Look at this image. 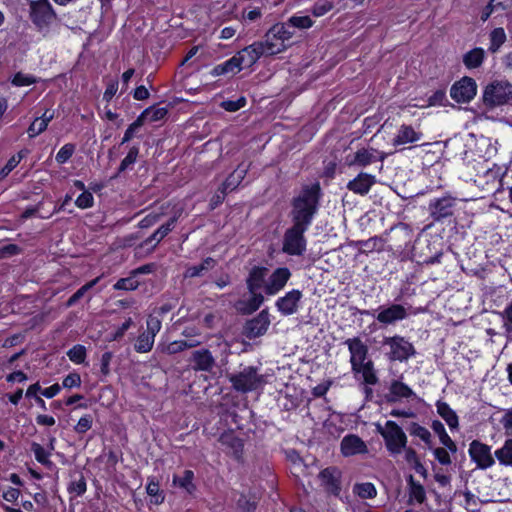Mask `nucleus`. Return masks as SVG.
I'll return each mask as SVG.
<instances>
[{"instance_id":"36","label":"nucleus","mask_w":512,"mask_h":512,"mask_svg":"<svg viewBox=\"0 0 512 512\" xmlns=\"http://www.w3.org/2000/svg\"><path fill=\"white\" fill-rule=\"evenodd\" d=\"M434 432L439 436L440 443L451 452H456L457 446L451 437L447 434L444 425L440 421H434L432 424Z\"/></svg>"},{"instance_id":"54","label":"nucleus","mask_w":512,"mask_h":512,"mask_svg":"<svg viewBox=\"0 0 512 512\" xmlns=\"http://www.w3.org/2000/svg\"><path fill=\"white\" fill-rule=\"evenodd\" d=\"M37 82V79L29 74H24L21 72H18L15 74V76L12 79V84L17 87L22 86H29L32 84H35Z\"/></svg>"},{"instance_id":"24","label":"nucleus","mask_w":512,"mask_h":512,"mask_svg":"<svg viewBox=\"0 0 512 512\" xmlns=\"http://www.w3.org/2000/svg\"><path fill=\"white\" fill-rule=\"evenodd\" d=\"M501 180V168L495 165L492 168H488L482 176L478 175L477 179L479 185H486L488 190H497L501 186Z\"/></svg>"},{"instance_id":"46","label":"nucleus","mask_w":512,"mask_h":512,"mask_svg":"<svg viewBox=\"0 0 512 512\" xmlns=\"http://www.w3.org/2000/svg\"><path fill=\"white\" fill-rule=\"evenodd\" d=\"M287 23L290 28L308 29L313 26V20L309 16H292L288 19Z\"/></svg>"},{"instance_id":"64","label":"nucleus","mask_w":512,"mask_h":512,"mask_svg":"<svg viewBox=\"0 0 512 512\" xmlns=\"http://www.w3.org/2000/svg\"><path fill=\"white\" fill-rule=\"evenodd\" d=\"M501 425L505 430V434L512 436V409L508 410L500 420Z\"/></svg>"},{"instance_id":"59","label":"nucleus","mask_w":512,"mask_h":512,"mask_svg":"<svg viewBox=\"0 0 512 512\" xmlns=\"http://www.w3.org/2000/svg\"><path fill=\"white\" fill-rule=\"evenodd\" d=\"M47 124L40 118H36L28 128V135L30 138H34L41 134L47 129Z\"/></svg>"},{"instance_id":"50","label":"nucleus","mask_w":512,"mask_h":512,"mask_svg":"<svg viewBox=\"0 0 512 512\" xmlns=\"http://www.w3.org/2000/svg\"><path fill=\"white\" fill-rule=\"evenodd\" d=\"M139 149L135 146L131 147L126 157L121 161L118 173L124 172L132 166L138 157Z\"/></svg>"},{"instance_id":"49","label":"nucleus","mask_w":512,"mask_h":512,"mask_svg":"<svg viewBox=\"0 0 512 512\" xmlns=\"http://www.w3.org/2000/svg\"><path fill=\"white\" fill-rule=\"evenodd\" d=\"M67 356L76 364L83 363L86 358V349L82 345H75L67 352Z\"/></svg>"},{"instance_id":"9","label":"nucleus","mask_w":512,"mask_h":512,"mask_svg":"<svg viewBox=\"0 0 512 512\" xmlns=\"http://www.w3.org/2000/svg\"><path fill=\"white\" fill-rule=\"evenodd\" d=\"M384 345L389 347V358L394 361H406L415 353L413 345L400 336L386 337Z\"/></svg>"},{"instance_id":"6","label":"nucleus","mask_w":512,"mask_h":512,"mask_svg":"<svg viewBox=\"0 0 512 512\" xmlns=\"http://www.w3.org/2000/svg\"><path fill=\"white\" fill-rule=\"evenodd\" d=\"M147 329L136 339L134 349L138 353H148L152 350L155 336L161 330V321L158 317L150 315L147 318Z\"/></svg>"},{"instance_id":"13","label":"nucleus","mask_w":512,"mask_h":512,"mask_svg":"<svg viewBox=\"0 0 512 512\" xmlns=\"http://www.w3.org/2000/svg\"><path fill=\"white\" fill-rule=\"evenodd\" d=\"M290 277L291 272L288 268L279 267L275 269L264 284L265 293L269 296L276 295L286 286Z\"/></svg>"},{"instance_id":"25","label":"nucleus","mask_w":512,"mask_h":512,"mask_svg":"<svg viewBox=\"0 0 512 512\" xmlns=\"http://www.w3.org/2000/svg\"><path fill=\"white\" fill-rule=\"evenodd\" d=\"M181 209L174 212L173 216L163 225H161L149 238L145 240V244L154 243L156 246L169 232H171L181 215Z\"/></svg>"},{"instance_id":"55","label":"nucleus","mask_w":512,"mask_h":512,"mask_svg":"<svg viewBox=\"0 0 512 512\" xmlns=\"http://www.w3.org/2000/svg\"><path fill=\"white\" fill-rule=\"evenodd\" d=\"M237 506L242 512H251L256 507L255 498L247 497L246 495H240L237 500Z\"/></svg>"},{"instance_id":"61","label":"nucleus","mask_w":512,"mask_h":512,"mask_svg":"<svg viewBox=\"0 0 512 512\" xmlns=\"http://www.w3.org/2000/svg\"><path fill=\"white\" fill-rule=\"evenodd\" d=\"M189 346H191V344H185V343H183V340H176V341L169 343L164 348V352L172 355V354L179 353L185 349H188Z\"/></svg>"},{"instance_id":"12","label":"nucleus","mask_w":512,"mask_h":512,"mask_svg":"<svg viewBox=\"0 0 512 512\" xmlns=\"http://www.w3.org/2000/svg\"><path fill=\"white\" fill-rule=\"evenodd\" d=\"M375 317L383 325H393L398 321L406 319L408 317V310L402 304L393 303L380 307Z\"/></svg>"},{"instance_id":"40","label":"nucleus","mask_w":512,"mask_h":512,"mask_svg":"<svg viewBox=\"0 0 512 512\" xmlns=\"http://www.w3.org/2000/svg\"><path fill=\"white\" fill-rule=\"evenodd\" d=\"M167 108L161 107V106H152L147 109H145L141 114L140 117L142 120L149 121V122H156L162 120L167 115Z\"/></svg>"},{"instance_id":"17","label":"nucleus","mask_w":512,"mask_h":512,"mask_svg":"<svg viewBox=\"0 0 512 512\" xmlns=\"http://www.w3.org/2000/svg\"><path fill=\"white\" fill-rule=\"evenodd\" d=\"M270 323L271 320L268 310H262L255 318L247 322L245 326L247 337L256 338L264 335Z\"/></svg>"},{"instance_id":"30","label":"nucleus","mask_w":512,"mask_h":512,"mask_svg":"<svg viewBox=\"0 0 512 512\" xmlns=\"http://www.w3.org/2000/svg\"><path fill=\"white\" fill-rule=\"evenodd\" d=\"M222 446H224L228 453H231L235 458H239L242 450L243 443L241 439L235 437L232 433L221 435L219 439Z\"/></svg>"},{"instance_id":"7","label":"nucleus","mask_w":512,"mask_h":512,"mask_svg":"<svg viewBox=\"0 0 512 512\" xmlns=\"http://www.w3.org/2000/svg\"><path fill=\"white\" fill-rule=\"evenodd\" d=\"M55 17V12L48 0H36L30 3V18L39 29L48 27Z\"/></svg>"},{"instance_id":"31","label":"nucleus","mask_w":512,"mask_h":512,"mask_svg":"<svg viewBox=\"0 0 512 512\" xmlns=\"http://www.w3.org/2000/svg\"><path fill=\"white\" fill-rule=\"evenodd\" d=\"M352 371L361 374L364 382L368 385H375L378 381L374 371L373 362L371 360H368L359 366L353 367Z\"/></svg>"},{"instance_id":"29","label":"nucleus","mask_w":512,"mask_h":512,"mask_svg":"<svg viewBox=\"0 0 512 512\" xmlns=\"http://www.w3.org/2000/svg\"><path fill=\"white\" fill-rule=\"evenodd\" d=\"M271 29L265 35L263 41H257L262 47L264 56H272L285 51V46L277 38L271 37Z\"/></svg>"},{"instance_id":"38","label":"nucleus","mask_w":512,"mask_h":512,"mask_svg":"<svg viewBox=\"0 0 512 512\" xmlns=\"http://www.w3.org/2000/svg\"><path fill=\"white\" fill-rule=\"evenodd\" d=\"M389 391L393 397V400L409 398L415 395L413 390L408 385L398 380L392 381Z\"/></svg>"},{"instance_id":"45","label":"nucleus","mask_w":512,"mask_h":512,"mask_svg":"<svg viewBox=\"0 0 512 512\" xmlns=\"http://www.w3.org/2000/svg\"><path fill=\"white\" fill-rule=\"evenodd\" d=\"M146 492L153 497L154 504H161L164 501V495L160 492L159 483L154 478L149 479L146 486Z\"/></svg>"},{"instance_id":"28","label":"nucleus","mask_w":512,"mask_h":512,"mask_svg":"<svg viewBox=\"0 0 512 512\" xmlns=\"http://www.w3.org/2000/svg\"><path fill=\"white\" fill-rule=\"evenodd\" d=\"M271 37L277 38L282 45L285 46V50L289 47L290 41L294 36V30H292L287 22L277 23L271 28Z\"/></svg>"},{"instance_id":"26","label":"nucleus","mask_w":512,"mask_h":512,"mask_svg":"<svg viewBox=\"0 0 512 512\" xmlns=\"http://www.w3.org/2000/svg\"><path fill=\"white\" fill-rule=\"evenodd\" d=\"M248 171V166L240 164L222 184V193L233 191L239 186Z\"/></svg>"},{"instance_id":"23","label":"nucleus","mask_w":512,"mask_h":512,"mask_svg":"<svg viewBox=\"0 0 512 512\" xmlns=\"http://www.w3.org/2000/svg\"><path fill=\"white\" fill-rule=\"evenodd\" d=\"M422 138V133L416 131L412 126L402 125L397 131L396 136L393 138V145H405L414 143Z\"/></svg>"},{"instance_id":"3","label":"nucleus","mask_w":512,"mask_h":512,"mask_svg":"<svg viewBox=\"0 0 512 512\" xmlns=\"http://www.w3.org/2000/svg\"><path fill=\"white\" fill-rule=\"evenodd\" d=\"M229 380L233 388L242 393L257 390L264 386V376L257 372L252 366L242 368L238 373L232 374Z\"/></svg>"},{"instance_id":"43","label":"nucleus","mask_w":512,"mask_h":512,"mask_svg":"<svg viewBox=\"0 0 512 512\" xmlns=\"http://www.w3.org/2000/svg\"><path fill=\"white\" fill-rule=\"evenodd\" d=\"M354 493H356L359 497L367 499L373 498L376 496V488L370 482L356 484L353 488Z\"/></svg>"},{"instance_id":"47","label":"nucleus","mask_w":512,"mask_h":512,"mask_svg":"<svg viewBox=\"0 0 512 512\" xmlns=\"http://www.w3.org/2000/svg\"><path fill=\"white\" fill-rule=\"evenodd\" d=\"M506 34L503 28H495L490 34V50L495 52L505 42Z\"/></svg>"},{"instance_id":"22","label":"nucleus","mask_w":512,"mask_h":512,"mask_svg":"<svg viewBox=\"0 0 512 512\" xmlns=\"http://www.w3.org/2000/svg\"><path fill=\"white\" fill-rule=\"evenodd\" d=\"M340 471L336 467H328L322 470L319 474L321 484L324 488L332 493H338L339 491V479Z\"/></svg>"},{"instance_id":"39","label":"nucleus","mask_w":512,"mask_h":512,"mask_svg":"<svg viewBox=\"0 0 512 512\" xmlns=\"http://www.w3.org/2000/svg\"><path fill=\"white\" fill-rule=\"evenodd\" d=\"M194 473L191 470H185L183 476H174L173 484L179 486L187 493L192 494L195 490V485L193 483Z\"/></svg>"},{"instance_id":"20","label":"nucleus","mask_w":512,"mask_h":512,"mask_svg":"<svg viewBox=\"0 0 512 512\" xmlns=\"http://www.w3.org/2000/svg\"><path fill=\"white\" fill-rule=\"evenodd\" d=\"M375 182V176L361 172L356 178L347 183V188L355 194L366 195Z\"/></svg>"},{"instance_id":"27","label":"nucleus","mask_w":512,"mask_h":512,"mask_svg":"<svg viewBox=\"0 0 512 512\" xmlns=\"http://www.w3.org/2000/svg\"><path fill=\"white\" fill-rule=\"evenodd\" d=\"M267 269L264 267H253L247 278V288L249 292L258 291L264 288L266 282Z\"/></svg>"},{"instance_id":"4","label":"nucleus","mask_w":512,"mask_h":512,"mask_svg":"<svg viewBox=\"0 0 512 512\" xmlns=\"http://www.w3.org/2000/svg\"><path fill=\"white\" fill-rule=\"evenodd\" d=\"M309 226L303 224L293 223V226L284 234L283 239V252L289 255L300 256L306 250V239L304 237L305 231Z\"/></svg>"},{"instance_id":"35","label":"nucleus","mask_w":512,"mask_h":512,"mask_svg":"<svg viewBox=\"0 0 512 512\" xmlns=\"http://www.w3.org/2000/svg\"><path fill=\"white\" fill-rule=\"evenodd\" d=\"M485 57V51L482 48H474L463 56V63L468 69L478 68Z\"/></svg>"},{"instance_id":"8","label":"nucleus","mask_w":512,"mask_h":512,"mask_svg":"<svg viewBox=\"0 0 512 512\" xmlns=\"http://www.w3.org/2000/svg\"><path fill=\"white\" fill-rule=\"evenodd\" d=\"M468 453L478 469L487 470L495 464L491 447L479 440H473L469 444Z\"/></svg>"},{"instance_id":"15","label":"nucleus","mask_w":512,"mask_h":512,"mask_svg":"<svg viewBox=\"0 0 512 512\" xmlns=\"http://www.w3.org/2000/svg\"><path fill=\"white\" fill-rule=\"evenodd\" d=\"M302 296L303 295L300 290L293 289L287 292L283 297L278 298L275 306L284 316L295 314L298 311Z\"/></svg>"},{"instance_id":"58","label":"nucleus","mask_w":512,"mask_h":512,"mask_svg":"<svg viewBox=\"0 0 512 512\" xmlns=\"http://www.w3.org/2000/svg\"><path fill=\"white\" fill-rule=\"evenodd\" d=\"M163 209H161L160 212H151L147 216H145L140 222L139 227L141 228H149L155 223H157L160 218L164 215Z\"/></svg>"},{"instance_id":"1","label":"nucleus","mask_w":512,"mask_h":512,"mask_svg":"<svg viewBox=\"0 0 512 512\" xmlns=\"http://www.w3.org/2000/svg\"><path fill=\"white\" fill-rule=\"evenodd\" d=\"M320 184L313 183L302 188L292 203L291 217L293 223L310 226L318 209Z\"/></svg>"},{"instance_id":"52","label":"nucleus","mask_w":512,"mask_h":512,"mask_svg":"<svg viewBox=\"0 0 512 512\" xmlns=\"http://www.w3.org/2000/svg\"><path fill=\"white\" fill-rule=\"evenodd\" d=\"M250 298L247 301V309L246 312L252 313L256 311L264 302V297L258 291L249 292Z\"/></svg>"},{"instance_id":"63","label":"nucleus","mask_w":512,"mask_h":512,"mask_svg":"<svg viewBox=\"0 0 512 512\" xmlns=\"http://www.w3.org/2000/svg\"><path fill=\"white\" fill-rule=\"evenodd\" d=\"M92 422V417L90 415H85L79 419L74 429L77 433L83 434L91 429Z\"/></svg>"},{"instance_id":"37","label":"nucleus","mask_w":512,"mask_h":512,"mask_svg":"<svg viewBox=\"0 0 512 512\" xmlns=\"http://www.w3.org/2000/svg\"><path fill=\"white\" fill-rule=\"evenodd\" d=\"M402 452H404V458L406 462L415 470V472L421 476H426L427 470L420 462L416 451L410 447L405 446V449H403Z\"/></svg>"},{"instance_id":"44","label":"nucleus","mask_w":512,"mask_h":512,"mask_svg":"<svg viewBox=\"0 0 512 512\" xmlns=\"http://www.w3.org/2000/svg\"><path fill=\"white\" fill-rule=\"evenodd\" d=\"M31 450L34 453L35 459L43 464V465H50V455L51 452L49 450L44 449L40 444L33 442L31 444Z\"/></svg>"},{"instance_id":"48","label":"nucleus","mask_w":512,"mask_h":512,"mask_svg":"<svg viewBox=\"0 0 512 512\" xmlns=\"http://www.w3.org/2000/svg\"><path fill=\"white\" fill-rule=\"evenodd\" d=\"M99 277L95 278L94 280L86 283L85 285H83L80 289H78L67 301L66 303V306L67 307H71L73 306L81 297H83V295L88 291L90 290L91 288H93L99 281Z\"/></svg>"},{"instance_id":"2","label":"nucleus","mask_w":512,"mask_h":512,"mask_svg":"<svg viewBox=\"0 0 512 512\" xmlns=\"http://www.w3.org/2000/svg\"><path fill=\"white\" fill-rule=\"evenodd\" d=\"M377 431L383 437L386 449L391 455L396 456L402 453L407 444V436L396 422L386 421L383 426H377Z\"/></svg>"},{"instance_id":"19","label":"nucleus","mask_w":512,"mask_h":512,"mask_svg":"<svg viewBox=\"0 0 512 512\" xmlns=\"http://www.w3.org/2000/svg\"><path fill=\"white\" fill-rule=\"evenodd\" d=\"M242 68L251 67L257 60L264 56L262 47L258 42L245 47L236 54Z\"/></svg>"},{"instance_id":"14","label":"nucleus","mask_w":512,"mask_h":512,"mask_svg":"<svg viewBox=\"0 0 512 512\" xmlns=\"http://www.w3.org/2000/svg\"><path fill=\"white\" fill-rule=\"evenodd\" d=\"M456 199L451 196H444L431 200L429 203V212L435 221H441L453 214Z\"/></svg>"},{"instance_id":"16","label":"nucleus","mask_w":512,"mask_h":512,"mask_svg":"<svg viewBox=\"0 0 512 512\" xmlns=\"http://www.w3.org/2000/svg\"><path fill=\"white\" fill-rule=\"evenodd\" d=\"M340 451L344 457H351L368 453V447L359 436L349 434L341 440Z\"/></svg>"},{"instance_id":"42","label":"nucleus","mask_w":512,"mask_h":512,"mask_svg":"<svg viewBox=\"0 0 512 512\" xmlns=\"http://www.w3.org/2000/svg\"><path fill=\"white\" fill-rule=\"evenodd\" d=\"M139 281L136 276L130 272V275L126 278L119 279L113 286L115 290H125V291H133L138 288Z\"/></svg>"},{"instance_id":"18","label":"nucleus","mask_w":512,"mask_h":512,"mask_svg":"<svg viewBox=\"0 0 512 512\" xmlns=\"http://www.w3.org/2000/svg\"><path fill=\"white\" fill-rule=\"evenodd\" d=\"M345 345L350 352L351 367L359 366L367 362L368 347L362 342L360 338H350L345 341Z\"/></svg>"},{"instance_id":"10","label":"nucleus","mask_w":512,"mask_h":512,"mask_svg":"<svg viewBox=\"0 0 512 512\" xmlns=\"http://www.w3.org/2000/svg\"><path fill=\"white\" fill-rule=\"evenodd\" d=\"M477 92V84L470 77H463L455 82L450 89V96L459 103H467L471 101Z\"/></svg>"},{"instance_id":"33","label":"nucleus","mask_w":512,"mask_h":512,"mask_svg":"<svg viewBox=\"0 0 512 512\" xmlns=\"http://www.w3.org/2000/svg\"><path fill=\"white\" fill-rule=\"evenodd\" d=\"M494 457L500 465L512 467V438L506 439L502 447L495 450Z\"/></svg>"},{"instance_id":"34","label":"nucleus","mask_w":512,"mask_h":512,"mask_svg":"<svg viewBox=\"0 0 512 512\" xmlns=\"http://www.w3.org/2000/svg\"><path fill=\"white\" fill-rule=\"evenodd\" d=\"M437 412L445 420L450 429L453 430L458 428V416L447 403L438 402Z\"/></svg>"},{"instance_id":"5","label":"nucleus","mask_w":512,"mask_h":512,"mask_svg":"<svg viewBox=\"0 0 512 512\" xmlns=\"http://www.w3.org/2000/svg\"><path fill=\"white\" fill-rule=\"evenodd\" d=\"M512 99V85L507 81H493L483 92V102L486 106L496 107Z\"/></svg>"},{"instance_id":"21","label":"nucleus","mask_w":512,"mask_h":512,"mask_svg":"<svg viewBox=\"0 0 512 512\" xmlns=\"http://www.w3.org/2000/svg\"><path fill=\"white\" fill-rule=\"evenodd\" d=\"M191 361L194 364L193 369L196 371L210 372L215 365V359L207 349L194 351L191 355Z\"/></svg>"},{"instance_id":"60","label":"nucleus","mask_w":512,"mask_h":512,"mask_svg":"<svg viewBox=\"0 0 512 512\" xmlns=\"http://www.w3.org/2000/svg\"><path fill=\"white\" fill-rule=\"evenodd\" d=\"M246 105L245 97H240L237 100H227L221 103V107L226 111L235 112L243 108Z\"/></svg>"},{"instance_id":"32","label":"nucleus","mask_w":512,"mask_h":512,"mask_svg":"<svg viewBox=\"0 0 512 512\" xmlns=\"http://www.w3.org/2000/svg\"><path fill=\"white\" fill-rule=\"evenodd\" d=\"M215 265L216 261L213 258L208 257L205 260H203L200 264L188 267L184 273V277L194 278L202 276L205 272L214 268Z\"/></svg>"},{"instance_id":"41","label":"nucleus","mask_w":512,"mask_h":512,"mask_svg":"<svg viewBox=\"0 0 512 512\" xmlns=\"http://www.w3.org/2000/svg\"><path fill=\"white\" fill-rule=\"evenodd\" d=\"M426 499V493L423 486L414 481L413 477L410 476V489H409V502L416 501L421 504Z\"/></svg>"},{"instance_id":"56","label":"nucleus","mask_w":512,"mask_h":512,"mask_svg":"<svg viewBox=\"0 0 512 512\" xmlns=\"http://www.w3.org/2000/svg\"><path fill=\"white\" fill-rule=\"evenodd\" d=\"M94 204V197L93 195L84 190V192H82L81 195H79L77 197V199L75 200V205L80 208V209H87V208H90L92 207Z\"/></svg>"},{"instance_id":"57","label":"nucleus","mask_w":512,"mask_h":512,"mask_svg":"<svg viewBox=\"0 0 512 512\" xmlns=\"http://www.w3.org/2000/svg\"><path fill=\"white\" fill-rule=\"evenodd\" d=\"M75 146L73 144H65L56 154V161L59 164L65 163L74 153Z\"/></svg>"},{"instance_id":"51","label":"nucleus","mask_w":512,"mask_h":512,"mask_svg":"<svg viewBox=\"0 0 512 512\" xmlns=\"http://www.w3.org/2000/svg\"><path fill=\"white\" fill-rule=\"evenodd\" d=\"M411 435H414L420 438L423 442L429 443L431 439V433L428 429L423 426H420L417 423H412L409 429Z\"/></svg>"},{"instance_id":"62","label":"nucleus","mask_w":512,"mask_h":512,"mask_svg":"<svg viewBox=\"0 0 512 512\" xmlns=\"http://www.w3.org/2000/svg\"><path fill=\"white\" fill-rule=\"evenodd\" d=\"M143 124H144V121L142 120V118L139 115L138 118L132 124H130L129 127L127 128V130L125 131L123 139H122V143H126V142L130 141L132 139L135 131L138 128H140Z\"/></svg>"},{"instance_id":"53","label":"nucleus","mask_w":512,"mask_h":512,"mask_svg":"<svg viewBox=\"0 0 512 512\" xmlns=\"http://www.w3.org/2000/svg\"><path fill=\"white\" fill-rule=\"evenodd\" d=\"M333 9V3L329 0H320L312 8L315 17H321Z\"/></svg>"},{"instance_id":"11","label":"nucleus","mask_w":512,"mask_h":512,"mask_svg":"<svg viewBox=\"0 0 512 512\" xmlns=\"http://www.w3.org/2000/svg\"><path fill=\"white\" fill-rule=\"evenodd\" d=\"M386 158V153L378 151L374 148H361L354 154H349L346 157V164L348 166L366 167L376 161L383 162Z\"/></svg>"}]
</instances>
